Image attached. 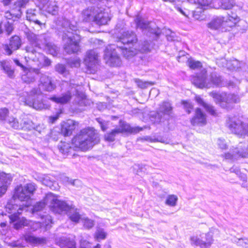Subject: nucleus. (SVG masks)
Wrapping results in <instances>:
<instances>
[{
    "label": "nucleus",
    "instance_id": "f257e3e1",
    "mask_svg": "<svg viewBox=\"0 0 248 248\" xmlns=\"http://www.w3.org/2000/svg\"><path fill=\"white\" fill-rule=\"evenodd\" d=\"M38 87L31 91V95L25 99V102L29 106L36 110L47 108L45 105L39 99V96L42 93V91L50 92L56 88L52 78L45 74L41 73L38 81Z\"/></svg>",
    "mask_w": 248,
    "mask_h": 248
},
{
    "label": "nucleus",
    "instance_id": "f03ea898",
    "mask_svg": "<svg viewBox=\"0 0 248 248\" xmlns=\"http://www.w3.org/2000/svg\"><path fill=\"white\" fill-rule=\"evenodd\" d=\"M62 39L63 48L67 54L78 52L80 49V37L77 33V27L63 18L62 23Z\"/></svg>",
    "mask_w": 248,
    "mask_h": 248
},
{
    "label": "nucleus",
    "instance_id": "7ed1b4c3",
    "mask_svg": "<svg viewBox=\"0 0 248 248\" xmlns=\"http://www.w3.org/2000/svg\"><path fill=\"white\" fill-rule=\"evenodd\" d=\"M98 133L93 127L81 129L73 138L72 141L75 147L82 151H87L92 148L99 142Z\"/></svg>",
    "mask_w": 248,
    "mask_h": 248
},
{
    "label": "nucleus",
    "instance_id": "20e7f679",
    "mask_svg": "<svg viewBox=\"0 0 248 248\" xmlns=\"http://www.w3.org/2000/svg\"><path fill=\"white\" fill-rule=\"evenodd\" d=\"M47 201H52L54 204L52 207V211L55 214H66L69 218L73 222L77 223L82 218L76 208L72 204H69L64 201L58 200L54 195L49 194L46 198Z\"/></svg>",
    "mask_w": 248,
    "mask_h": 248
},
{
    "label": "nucleus",
    "instance_id": "39448f33",
    "mask_svg": "<svg viewBox=\"0 0 248 248\" xmlns=\"http://www.w3.org/2000/svg\"><path fill=\"white\" fill-rule=\"evenodd\" d=\"M240 17L235 13H232L226 16L215 17L208 24L211 29L227 31L231 30L240 21Z\"/></svg>",
    "mask_w": 248,
    "mask_h": 248
},
{
    "label": "nucleus",
    "instance_id": "423d86ee",
    "mask_svg": "<svg viewBox=\"0 0 248 248\" xmlns=\"http://www.w3.org/2000/svg\"><path fill=\"white\" fill-rule=\"evenodd\" d=\"M206 71H202L201 73L196 76H193L192 78V82L195 86L199 88H209L213 85L219 86L222 81L221 77L216 73H213L210 75V78H206Z\"/></svg>",
    "mask_w": 248,
    "mask_h": 248
},
{
    "label": "nucleus",
    "instance_id": "0eeeda50",
    "mask_svg": "<svg viewBox=\"0 0 248 248\" xmlns=\"http://www.w3.org/2000/svg\"><path fill=\"white\" fill-rule=\"evenodd\" d=\"M216 103H221V106L223 107L229 108L232 104L237 103L239 102L240 99L237 95L232 93H219L215 92H211L209 93Z\"/></svg>",
    "mask_w": 248,
    "mask_h": 248
},
{
    "label": "nucleus",
    "instance_id": "6e6552de",
    "mask_svg": "<svg viewBox=\"0 0 248 248\" xmlns=\"http://www.w3.org/2000/svg\"><path fill=\"white\" fill-rule=\"evenodd\" d=\"M36 190V186L34 184L29 183L24 186L20 185L15 188L13 198L20 201L27 202L31 200Z\"/></svg>",
    "mask_w": 248,
    "mask_h": 248
},
{
    "label": "nucleus",
    "instance_id": "1a4fd4ad",
    "mask_svg": "<svg viewBox=\"0 0 248 248\" xmlns=\"http://www.w3.org/2000/svg\"><path fill=\"white\" fill-rule=\"evenodd\" d=\"M25 49L27 53L25 59L28 58L36 62L37 66H40L42 65L48 66L50 64V60L46 58L42 53L37 52L32 45L27 46Z\"/></svg>",
    "mask_w": 248,
    "mask_h": 248
},
{
    "label": "nucleus",
    "instance_id": "9d476101",
    "mask_svg": "<svg viewBox=\"0 0 248 248\" xmlns=\"http://www.w3.org/2000/svg\"><path fill=\"white\" fill-rule=\"evenodd\" d=\"M104 53V59L108 65L113 67L121 65V60L115 45H109L107 46Z\"/></svg>",
    "mask_w": 248,
    "mask_h": 248
},
{
    "label": "nucleus",
    "instance_id": "9b49d317",
    "mask_svg": "<svg viewBox=\"0 0 248 248\" xmlns=\"http://www.w3.org/2000/svg\"><path fill=\"white\" fill-rule=\"evenodd\" d=\"M15 198L13 197L5 205L6 212L11 214L10 216V219L13 221H16L19 218V216L21 214L23 210L27 208V206L19 207L16 203Z\"/></svg>",
    "mask_w": 248,
    "mask_h": 248
},
{
    "label": "nucleus",
    "instance_id": "f8f14e48",
    "mask_svg": "<svg viewBox=\"0 0 248 248\" xmlns=\"http://www.w3.org/2000/svg\"><path fill=\"white\" fill-rule=\"evenodd\" d=\"M172 114L171 104L167 101L162 102L159 106L155 118L156 122H163L168 120Z\"/></svg>",
    "mask_w": 248,
    "mask_h": 248
},
{
    "label": "nucleus",
    "instance_id": "ddd939ff",
    "mask_svg": "<svg viewBox=\"0 0 248 248\" xmlns=\"http://www.w3.org/2000/svg\"><path fill=\"white\" fill-rule=\"evenodd\" d=\"M99 62L98 53L96 50H90L86 52L84 63L91 72L95 71Z\"/></svg>",
    "mask_w": 248,
    "mask_h": 248
},
{
    "label": "nucleus",
    "instance_id": "4468645a",
    "mask_svg": "<svg viewBox=\"0 0 248 248\" xmlns=\"http://www.w3.org/2000/svg\"><path fill=\"white\" fill-rule=\"evenodd\" d=\"M201 238L197 236L190 237V241L192 245L199 246L201 248H209L213 243V235L210 232L205 233L206 241L203 240V237L201 235Z\"/></svg>",
    "mask_w": 248,
    "mask_h": 248
},
{
    "label": "nucleus",
    "instance_id": "2eb2a0df",
    "mask_svg": "<svg viewBox=\"0 0 248 248\" xmlns=\"http://www.w3.org/2000/svg\"><path fill=\"white\" fill-rule=\"evenodd\" d=\"M117 44L125 45H132L134 46L138 41L136 34L132 31H124L118 38Z\"/></svg>",
    "mask_w": 248,
    "mask_h": 248
},
{
    "label": "nucleus",
    "instance_id": "dca6fc26",
    "mask_svg": "<svg viewBox=\"0 0 248 248\" xmlns=\"http://www.w3.org/2000/svg\"><path fill=\"white\" fill-rule=\"evenodd\" d=\"M243 144L241 142L237 147L232 151V153L228 152L224 155L226 159H233L237 157H247L248 156V149L243 146Z\"/></svg>",
    "mask_w": 248,
    "mask_h": 248
},
{
    "label": "nucleus",
    "instance_id": "f3484780",
    "mask_svg": "<svg viewBox=\"0 0 248 248\" xmlns=\"http://www.w3.org/2000/svg\"><path fill=\"white\" fill-rule=\"evenodd\" d=\"M26 17L27 20L33 22L39 26L45 24L46 22L44 16L35 9L28 10L26 13Z\"/></svg>",
    "mask_w": 248,
    "mask_h": 248
},
{
    "label": "nucleus",
    "instance_id": "a211bd4d",
    "mask_svg": "<svg viewBox=\"0 0 248 248\" xmlns=\"http://www.w3.org/2000/svg\"><path fill=\"white\" fill-rule=\"evenodd\" d=\"M135 21L137 23V27L142 30H148L149 32L155 34L156 35H159L160 34L158 28L157 29V31H156L154 23L148 22L140 17H138Z\"/></svg>",
    "mask_w": 248,
    "mask_h": 248
},
{
    "label": "nucleus",
    "instance_id": "6ab92c4d",
    "mask_svg": "<svg viewBox=\"0 0 248 248\" xmlns=\"http://www.w3.org/2000/svg\"><path fill=\"white\" fill-rule=\"evenodd\" d=\"M42 8L49 14L56 15L58 13L59 6L55 0H39Z\"/></svg>",
    "mask_w": 248,
    "mask_h": 248
},
{
    "label": "nucleus",
    "instance_id": "aec40b11",
    "mask_svg": "<svg viewBox=\"0 0 248 248\" xmlns=\"http://www.w3.org/2000/svg\"><path fill=\"white\" fill-rule=\"evenodd\" d=\"M191 124L193 126L204 125L207 123L206 116L205 114L202 112L199 108H197L195 110L194 116L191 119Z\"/></svg>",
    "mask_w": 248,
    "mask_h": 248
},
{
    "label": "nucleus",
    "instance_id": "412c9836",
    "mask_svg": "<svg viewBox=\"0 0 248 248\" xmlns=\"http://www.w3.org/2000/svg\"><path fill=\"white\" fill-rule=\"evenodd\" d=\"M25 74L22 76L21 78L23 82L27 83H30L35 81V76L40 75V71L39 69L36 68H27Z\"/></svg>",
    "mask_w": 248,
    "mask_h": 248
},
{
    "label": "nucleus",
    "instance_id": "4be33fe9",
    "mask_svg": "<svg viewBox=\"0 0 248 248\" xmlns=\"http://www.w3.org/2000/svg\"><path fill=\"white\" fill-rule=\"evenodd\" d=\"M21 46V40L18 36H14L10 40L9 46L5 45L4 49L8 55L12 54L13 50L18 49Z\"/></svg>",
    "mask_w": 248,
    "mask_h": 248
},
{
    "label": "nucleus",
    "instance_id": "5701e85b",
    "mask_svg": "<svg viewBox=\"0 0 248 248\" xmlns=\"http://www.w3.org/2000/svg\"><path fill=\"white\" fill-rule=\"evenodd\" d=\"M110 20L107 13L102 12V10L98 8H96L93 21L99 25H105Z\"/></svg>",
    "mask_w": 248,
    "mask_h": 248
},
{
    "label": "nucleus",
    "instance_id": "b1692460",
    "mask_svg": "<svg viewBox=\"0 0 248 248\" xmlns=\"http://www.w3.org/2000/svg\"><path fill=\"white\" fill-rule=\"evenodd\" d=\"M78 125V122L72 120H68L62 125V134L64 136L71 135Z\"/></svg>",
    "mask_w": 248,
    "mask_h": 248
},
{
    "label": "nucleus",
    "instance_id": "393cba45",
    "mask_svg": "<svg viewBox=\"0 0 248 248\" xmlns=\"http://www.w3.org/2000/svg\"><path fill=\"white\" fill-rule=\"evenodd\" d=\"M116 128L120 131V133H128L135 134L142 130L141 127L139 126L131 127L129 124L124 122L121 123L119 126Z\"/></svg>",
    "mask_w": 248,
    "mask_h": 248
},
{
    "label": "nucleus",
    "instance_id": "a878e982",
    "mask_svg": "<svg viewBox=\"0 0 248 248\" xmlns=\"http://www.w3.org/2000/svg\"><path fill=\"white\" fill-rule=\"evenodd\" d=\"M56 243L61 248H76V242L69 238L60 237L57 239Z\"/></svg>",
    "mask_w": 248,
    "mask_h": 248
},
{
    "label": "nucleus",
    "instance_id": "bb28decb",
    "mask_svg": "<svg viewBox=\"0 0 248 248\" xmlns=\"http://www.w3.org/2000/svg\"><path fill=\"white\" fill-rule=\"evenodd\" d=\"M49 194L53 195L51 193L46 194L45 198L44 199L43 201L39 202H37L35 205H34L32 209V212L33 213L42 210L45 208L46 205L49 203H50L49 206L50 207L51 210L52 211V207L54 204V202L52 201H47L46 200L47 196Z\"/></svg>",
    "mask_w": 248,
    "mask_h": 248
},
{
    "label": "nucleus",
    "instance_id": "cd10ccee",
    "mask_svg": "<svg viewBox=\"0 0 248 248\" xmlns=\"http://www.w3.org/2000/svg\"><path fill=\"white\" fill-rule=\"evenodd\" d=\"M71 97V93L70 91H67L62 93L61 96L58 97L53 96L50 97L49 99L57 103L64 104L70 101Z\"/></svg>",
    "mask_w": 248,
    "mask_h": 248
},
{
    "label": "nucleus",
    "instance_id": "c85d7f7f",
    "mask_svg": "<svg viewBox=\"0 0 248 248\" xmlns=\"http://www.w3.org/2000/svg\"><path fill=\"white\" fill-rule=\"evenodd\" d=\"M24 239L27 242L36 246L43 245L47 242V239L45 237H38L31 235H26Z\"/></svg>",
    "mask_w": 248,
    "mask_h": 248
},
{
    "label": "nucleus",
    "instance_id": "c756f323",
    "mask_svg": "<svg viewBox=\"0 0 248 248\" xmlns=\"http://www.w3.org/2000/svg\"><path fill=\"white\" fill-rule=\"evenodd\" d=\"M195 99L197 102L202 106L210 114L214 116L217 115L216 110L213 106L204 102L202 99L199 96H196Z\"/></svg>",
    "mask_w": 248,
    "mask_h": 248
},
{
    "label": "nucleus",
    "instance_id": "7c9ffc66",
    "mask_svg": "<svg viewBox=\"0 0 248 248\" xmlns=\"http://www.w3.org/2000/svg\"><path fill=\"white\" fill-rule=\"evenodd\" d=\"M117 50H122V53L126 58H129L136 55L137 53V49H128L126 47L122 46L120 45L117 44Z\"/></svg>",
    "mask_w": 248,
    "mask_h": 248
},
{
    "label": "nucleus",
    "instance_id": "2f4dec72",
    "mask_svg": "<svg viewBox=\"0 0 248 248\" xmlns=\"http://www.w3.org/2000/svg\"><path fill=\"white\" fill-rule=\"evenodd\" d=\"M95 8L91 7L84 10L82 13L83 20L86 22L93 21Z\"/></svg>",
    "mask_w": 248,
    "mask_h": 248
},
{
    "label": "nucleus",
    "instance_id": "473e14b6",
    "mask_svg": "<svg viewBox=\"0 0 248 248\" xmlns=\"http://www.w3.org/2000/svg\"><path fill=\"white\" fill-rule=\"evenodd\" d=\"M0 66L2 70L10 78H13L14 76V70L12 68L10 62L7 61L0 62Z\"/></svg>",
    "mask_w": 248,
    "mask_h": 248
},
{
    "label": "nucleus",
    "instance_id": "72a5a7b5",
    "mask_svg": "<svg viewBox=\"0 0 248 248\" xmlns=\"http://www.w3.org/2000/svg\"><path fill=\"white\" fill-rule=\"evenodd\" d=\"M13 178V176L10 173L3 171L0 172V184L9 186Z\"/></svg>",
    "mask_w": 248,
    "mask_h": 248
},
{
    "label": "nucleus",
    "instance_id": "f704fd0d",
    "mask_svg": "<svg viewBox=\"0 0 248 248\" xmlns=\"http://www.w3.org/2000/svg\"><path fill=\"white\" fill-rule=\"evenodd\" d=\"M40 178L41 179V182L43 185L49 187L52 189H56L57 183L52 180L50 176L45 175Z\"/></svg>",
    "mask_w": 248,
    "mask_h": 248
},
{
    "label": "nucleus",
    "instance_id": "c9c22d12",
    "mask_svg": "<svg viewBox=\"0 0 248 248\" xmlns=\"http://www.w3.org/2000/svg\"><path fill=\"white\" fill-rule=\"evenodd\" d=\"M107 235V233L105 231L104 229L97 228L93 236L95 240L99 241L100 240L106 239Z\"/></svg>",
    "mask_w": 248,
    "mask_h": 248
},
{
    "label": "nucleus",
    "instance_id": "e433bc0d",
    "mask_svg": "<svg viewBox=\"0 0 248 248\" xmlns=\"http://www.w3.org/2000/svg\"><path fill=\"white\" fill-rule=\"evenodd\" d=\"M28 39L32 43H35L37 45L41 44L40 40L44 37L42 35H37L33 33H29L27 34Z\"/></svg>",
    "mask_w": 248,
    "mask_h": 248
},
{
    "label": "nucleus",
    "instance_id": "4c0bfd02",
    "mask_svg": "<svg viewBox=\"0 0 248 248\" xmlns=\"http://www.w3.org/2000/svg\"><path fill=\"white\" fill-rule=\"evenodd\" d=\"M226 66L230 70H236L241 67V63L236 60L227 62Z\"/></svg>",
    "mask_w": 248,
    "mask_h": 248
},
{
    "label": "nucleus",
    "instance_id": "58836bf2",
    "mask_svg": "<svg viewBox=\"0 0 248 248\" xmlns=\"http://www.w3.org/2000/svg\"><path fill=\"white\" fill-rule=\"evenodd\" d=\"M120 134V131L117 130V128L111 130L109 133H107L105 135V139L107 141L112 142L115 140L116 135Z\"/></svg>",
    "mask_w": 248,
    "mask_h": 248
},
{
    "label": "nucleus",
    "instance_id": "ea45409f",
    "mask_svg": "<svg viewBox=\"0 0 248 248\" xmlns=\"http://www.w3.org/2000/svg\"><path fill=\"white\" fill-rule=\"evenodd\" d=\"M58 147L60 152L64 155L68 153L71 149L70 144L65 142H61Z\"/></svg>",
    "mask_w": 248,
    "mask_h": 248
},
{
    "label": "nucleus",
    "instance_id": "a19ab883",
    "mask_svg": "<svg viewBox=\"0 0 248 248\" xmlns=\"http://www.w3.org/2000/svg\"><path fill=\"white\" fill-rule=\"evenodd\" d=\"M23 226H28L31 227V229L33 231H35L37 230L38 228L42 227V224L40 222H34L32 221H26L24 222Z\"/></svg>",
    "mask_w": 248,
    "mask_h": 248
},
{
    "label": "nucleus",
    "instance_id": "79ce46f5",
    "mask_svg": "<svg viewBox=\"0 0 248 248\" xmlns=\"http://www.w3.org/2000/svg\"><path fill=\"white\" fill-rule=\"evenodd\" d=\"M134 81L137 84V86L141 89H145L149 86H152L154 84V82L144 81L139 78L134 79Z\"/></svg>",
    "mask_w": 248,
    "mask_h": 248
},
{
    "label": "nucleus",
    "instance_id": "37998d69",
    "mask_svg": "<svg viewBox=\"0 0 248 248\" xmlns=\"http://www.w3.org/2000/svg\"><path fill=\"white\" fill-rule=\"evenodd\" d=\"M234 243L244 248H248V238H235L232 241Z\"/></svg>",
    "mask_w": 248,
    "mask_h": 248
},
{
    "label": "nucleus",
    "instance_id": "c03bdc74",
    "mask_svg": "<svg viewBox=\"0 0 248 248\" xmlns=\"http://www.w3.org/2000/svg\"><path fill=\"white\" fill-rule=\"evenodd\" d=\"M178 200L177 196L174 195H169L165 202V203L170 206H175Z\"/></svg>",
    "mask_w": 248,
    "mask_h": 248
},
{
    "label": "nucleus",
    "instance_id": "a18cd8bd",
    "mask_svg": "<svg viewBox=\"0 0 248 248\" xmlns=\"http://www.w3.org/2000/svg\"><path fill=\"white\" fill-rule=\"evenodd\" d=\"M8 124L10 126L14 129H18L19 128V124L17 119L13 116H10L8 118L7 120Z\"/></svg>",
    "mask_w": 248,
    "mask_h": 248
},
{
    "label": "nucleus",
    "instance_id": "49530a36",
    "mask_svg": "<svg viewBox=\"0 0 248 248\" xmlns=\"http://www.w3.org/2000/svg\"><path fill=\"white\" fill-rule=\"evenodd\" d=\"M137 50L142 53H145L149 51L150 50V44L149 42L147 41H144L137 48Z\"/></svg>",
    "mask_w": 248,
    "mask_h": 248
},
{
    "label": "nucleus",
    "instance_id": "de8ad7c7",
    "mask_svg": "<svg viewBox=\"0 0 248 248\" xmlns=\"http://www.w3.org/2000/svg\"><path fill=\"white\" fill-rule=\"evenodd\" d=\"M187 62L189 67L192 69H199L202 67V64L200 61L189 59Z\"/></svg>",
    "mask_w": 248,
    "mask_h": 248
},
{
    "label": "nucleus",
    "instance_id": "09e8293b",
    "mask_svg": "<svg viewBox=\"0 0 248 248\" xmlns=\"http://www.w3.org/2000/svg\"><path fill=\"white\" fill-rule=\"evenodd\" d=\"M46 48L48 53L53 56L57 55L59 50L58 47L51 43L47 44Z\"/></svg>",
    "mask_w": 248,
    "mask_h": 248
},
{
    "label": "nucleus",
    "instance_id": "8fccbe9b",
    "mask_svg": "<svg viewBox=\"0 0 248 248\" xmlns=\"http://www.w3.org/2000/svg\"><path fill=\"white\" fill-rule=\"evenodd\" d=\"M42 221H40L42 224V227H45L46 229L51 227L52 223L51 217L50 216L47 215L42 218Z\"/></svg>",
    "mask_w": 248,
    "mask_h": 248
},
{
    "label": "nucleus",
    "instance_id": "3c124183",
    "mask_svg": "<svg viewBox=\"0 0 248 248\" xmlns=\"http://www.w3.org/2000/svg\"><path fill=\"white\" fill-rule=\"evenodd\" d=\"M82 220H83L84 227L86 229H90L94 225V221L87 217H82Z\"/></svg>",
    "mask_w": 248,
    "mask_h": 248
},
{
    "label": "nucleus",
    "instance_id": "603ef678",
    "mask_svg": "<svg viewBox=\"0 0 248 248\" xmlns=\"http://www.w3.org/2000/svg\"><path fill=\"white\" fill-rule=\"evenodd\" d=\"M9 110L6 108H0V121H5L6 118L8 116Z\"/></svg>",
    "mask_w": 248,
    "mask_h": 248
},
{
    "label": "nucleus",
    "instance_id": "864d4df0",
    "mask_svg": "<svg viewBox=\"0 0 248 248\" xmlns=\"http://www.w3.org/2000/svg\"><path fill=\"white\" fill-rule=\"evenodd\" d=\"M35 124L30 120H27L24 121L23 123V128L28 131H31L33 129Z\"/></svg>",
    "mask_w": 248,
    "mask_h": 248
},
{
    "label": "nucleus",
    "instance_id": "5fc2aeb1",
    "mask_svg": "<svg viewBox=\"0 0 248 248\" xmlns=\"http://www.w3.org/2000/svg\"><path fill=\"white\" fill-rule=\"evenodd\" d=\"M71 67H78L80 65V60L78 58L70 59L67 62Z\"/></svg>",
    "mask_w": 248,
    "mask_h": 248
},
{
    "label": "nucleus",
    "instance_id": "6e6d98bb",
    "mask_svg": "<svg viewBox=\"0 0 248 248\" xmlns=\"http://www.w3.org/2000/svg\"><path fill=\"white\" fill-rule=\"evenodd\" d=\"M55 70L60 74L64 75H65L67 73L65 66L62 64H57L55 66Z\"/></svg>",
    "mask_w": 248,
    "mask_h": 248
},
{
    "label": "nucleus",
    "instance_id": "4d7b16f0",
    "mask_svg": "<svg viewBox=\"0 0 248 248\" xmlns=\"http://www.w3.org/2000/svg\"><path fill=\"white\" fill-rule=\"evenodd\" d=\"M33 130H35L40 134H44L45 133V127L44 125L43 124H35L34 127L33 128Z\"/></svg>",
    "mask_w": 248,
    "mask_h": 248
},
{
    "label": "nucleus",
    "instance_id": "13d9d810",
    "mask_svg": "<svg viewBox=\"0 0 248 248\" xmlns=\"http://www.w3.org/2000/svg\"><path fill=\"white\" fill-rule=\"evenodd\" d=\"M91 246L90 243L86 240H83L80 243V248H91ZM93 248H101V245L97 244Z\"/></svg>",
    "mask_w": 248,
    "mask_h": 248
},
{
    "label": "nucleus",
    "instance_id": "bf43d9fd",
    "mask_svg": "<svg viewBox=\"0 0 248 248\" xmlns=\"http://www.w3.org/2000/svg\"><path fill=\"white\" fill-rule=\"evenodd\" d=\"M217 143L221 149H226L227 148V145L225 141V140L221 138H219L217 140Z\"/></svg>",
    "mask_w": 248,
    "mask_h": 248
},
{
    "label": "nucleus",
    "instance_id": "052dcab7",
    "mask_svg": "<svg viewBox=\"0 0 248 248\" xmlns=\"http://www.w3.org/2000/svg\"><path fill=\"white\" fill-rule=\"evenodd\" d=\"M18 14L16 15L11 12L7 11L5 13L4 17L6 19H12L13 21H15L16 18H18Z\"/></svg>",
    "mask_w": 248,
    "mask_h": 248
},
{
    "label": "nucleus",
    "instance_id": "680f3d73",
    "mask_svg": "<svg viewBox=\"0 0 248 248\" xmlns=\"http://www.w3.org/2000/svg\"><path fill=\"white\" fill-rule=\"evenodd\" d=\"M182 104L184 105V108L186 112L189 114L191 112V110L193 109V105L189 102L183 101Z\"/></svg>",
    "mask_w": 248,
    "mask_h": 248
},
{
    "label": "nucleus",
    "instance_id": "e2e57ef3",
    "mask_svg": "<svg viewBox=\"0 0 248 248\" xmlns=\"http://www.w3.org/2000/svg\"><path fill=\"white\" fill-rule=\"evenodd\" d=\"M165 31L167 40L169 41H172L174 40V33H172L170 30L165 29Z\"/></svg>",
    "mask_w": 248,
    "mask_h": 248
},
{
    "label": "nucleus",
    "instance_id": "0e129e2a",
    "mask_svg": "<svg viewBox=\"0 0 248 248\" xmlns=\"http://www.w3.org/2000/svg\"><path fill=\"white\" fill-rule=\"evenodd\" d=\"M5 31H6V32L7 33L8 35L10 34L14 30L13 23H10L9 21H8L6 23V24H5Z\"/></svg>",
    "mask_w": 248,
    "mask_h": 248
},
{
    "label": "nucleus",
    "instance_id": "69168bd1",
    "mask_svg": "<svg viewBox=\"0 0 248 248\" xmlns=\"http://www.w3.org/2000/svg\"><path fill=\"white\" fill-rule=\"evenodd\" d=\"M29 2V0H17L15 2V5L20 8L24 7Z\"/></svg>",
    "mask_w": 248,
    "mask_h": 248
},
{
    "label": "nucleus",
    "instance_id": "338daca9",
    "mask_svg": "<svg viewBox=\"0 0 248 248\" xmlns=\"http://www.w3.org/2000/svg\"><path fill=\"white\" fill-rule=\"evenodd\" d=\"M62 113V111L60 110L54 116H50L49 117V121L51 123H54L55 122L58 120L59 118L60 115Z\"/></svg>",
    "mask_w": 248,
    "mask_h": 248
},
{
    "label": "nucleus",
    "instance_id": "774afa93",
    "mask_svg": "<svg viewBox=\"0 0 248 248\" xmlns=\"http://www.w3.org/2000/svg\"><path fill=\"white\" fill-rule=\"evenodd\" d=\"M70 183L71 184V185L76 186L77 187H80L82 186V183L78 179H75L73 180H71L70 181Z\"/></svg>",
    "mask_w": 248,
    "mask_h": 248
}]
</instances>
